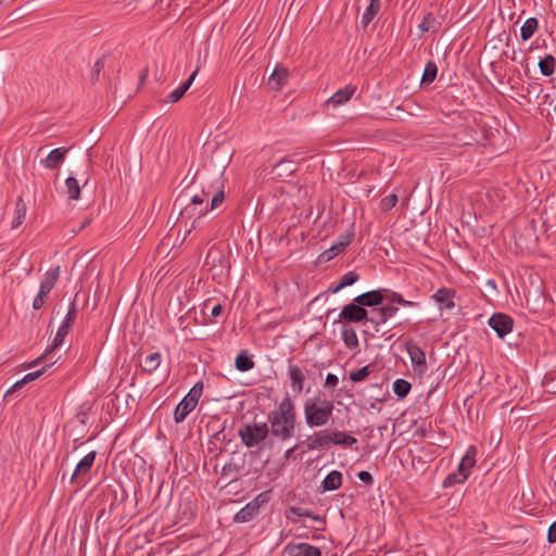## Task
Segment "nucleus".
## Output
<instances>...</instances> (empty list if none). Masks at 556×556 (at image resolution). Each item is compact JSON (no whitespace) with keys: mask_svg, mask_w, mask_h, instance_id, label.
Wrapping results in <instances>:
<instances>
[{"mask_svg":"<svg viewBox=\"0 0 556 556\" xmlns=\"http://www.w3.org/2000/svg\"><path fill=\"white\" fill-rule=\"evenodd\" d=\"M269 432L276 439L287 441L294 435L296 426L295 404L287 395L275 410L268 414Z\"/></svg>","mask_w":556,"mask_h":556,"instance_id":"obj_1","label":"nucleus"},{"mask_svg":"<svg viewBox=\"0 0 556 556\" xmlns=\"http://www.w3.org/2000/svg\"><path fill=\"white\" fill-rule=\"evenodd\" d=\"M333 409V402L326 397L320 395L307 397L303 406L306 425L311 428L328 425L332 420Z\"/></svg>","mask_w":556,"mask_h":556,"instance_id":"obj_2","label":"nucleus"},{"mask_svg":"<svg viewBox=\"0 0 556 556\" xmlns=\"http://www.w3.org/2000/svg\"><path fill=\"white\" fill-rule=\"evenodd\" d=\"M207 201V194L203 192L202 194H194L190 198V202L180 211L181 218L191 217L192 215H197L191 224V228L187 231L189 235L193 229L201 227L202 218L207 214L208 207L207 204L204 205V202Z\"/></svg>","mask_w":556,"mask_h":556,"instance_id":"obj_3","label":"nucleus"},{"mask_svg":"<svg viewBox=\"0 0 556 556\" xmlns=\"http://www.w3.org/2000/svg\"><path fill=\"white\" fill-rule=\"evenodd\" d=\"M269 434L267 422H252L239 428L238 435L247 447H254L263 442Z\"/></svg>","mask_w":556,"mask_h":556,"instance_id":"obj_4","label":"nucleus"},{"mask_svg":"<svg viewBox=\"0 0 556 556\" xmlns=\"http://www.w3.org/2000/svg\"><path fill=\"white\" fill-rule=\"evenodd\" d=\"M96 455V451H91L78 462L70 478L72 484L80 486L85 483V479L93 466Z\"/></svg>","mask_w":556,"mask_h":556,"instance_id":"obj_5","label":"nucleus"},{"mask_svg":"<svg viewBox=\"0 0 556 556\" xmlns=\"http://www.w3.org/2000/svg\"><path fill=\"white\" fill-rule=\"evenodd\" d=\"M367 319L369 317L366 308L353 301L342 308L338 321L359 323L365 320L367 323Z\"/></svg>","mask_w":556,"mask_h":556,"instance_id":"obj_6","label":"nucleus"},{"mask_svg":"<svg viewBox=\"0 0 556 556\" xmlns=\"http://www.w3.org/2000/svg\"><path fill=\"white\" fill-rule=\"evenodd\" d=\"M76 317H77L76 304H75V302H72V304L68 308V312L53 339L51 350H55L63 343L64 338L68 334L72 326L75 323Z\"/></svg>","mask_w":556,"mask_h":556,"instance_id":"obj_7","label":"nucleus"},{"mask_svg":"<svg viewBox=\"0 0 556 556\" xmlns=\"http://www.w3.org/2000/svg\"><path fill=\"white\" fill-rule=\"evenodd\" d=\"M489 326L495 331L498 338L503 339L510 333L514 327V319L505 313H494L489 318Z\"/></svg>","mask_w":556,"mask_h":556,"instance_id":"obj_8","label":"nucleus"},{"mask_svg":"<svg viewBox=\"0 0 556 556\" xmlns=\"http://www.w3.org/2000/svg\"><path fill=\"white\" fill-rule=\"evenodd\" d=\"M397 311L399 307L389 303L378 309L372 311L371 316L369 319H367V323L372 325L375 332H379V327L392 318L397 313Z\"/></svg>","mask_w":556,"mask_h":556,"instance_id":"obj_9","label":"nucleus"},{"mask_svg":"<svg viewBox=\"0 0 556 556\" xmlns=\"http://www.w3.org/2000/svg\"><path fill=\"white\" fill-rule=\"evenodd\" d=\"M386 292H389V290L379 289L362 293L354 298V303L362 305L364 308L366 306L374 307L380 305L383 299H386Z\"/></svg>","mask_w":556,"mask_h":556,"instance_id":"obj_10","label":"nucleus"},{"mask_svg":"<svg viewBox=\"0 0 556 556\" xmlns=\"http://www.w3.org/2000/svg\"><path fill=\"white\" fill-rule=\"evenodd\" d=\"M405 348L413 366L421 370L426 369V354L422 349L412 339L405 342Z\"/></svg>","mask_w":556,"mask_h":556,"instance_id":"obj_11","label":"nucleus"},{"mask_svg":"<svg viewBox=\"0 0 556 556\" xmlns=\"http://www.w3.org/2000/svg\"><path fill=\"white\" fill-rule=\"evenodd\" d=\"M285 552L288 556H321L318 547L307 543H289L285 547Z\"/></svg>","mask_w":556,"mask_h":556,"instance_id":"obj_12","label":"nucleus"},{"mask_svg":"<svg viewBox=\"0 0 556 556\" xmlns=\"http://www.w3.org/2000/svg\"><path fill=\"white\" fill-rule=\"evenodd\" d=\"M288 374L291 381V389L295 393H301L304 388V371L291 361L288 362Z\"/></svg>","mask_w":556,"mask_h":556,"instance_id":"obj_13","label":"nucleus"},{"mask_svg":"<svg viewBox=\"0 0 556 556\" xmlns=\"http://www.w3.org/2000/svg\"><path fill=\"white\" fill-rule=\"evenodd\" d=\"M305 444L308 451L327 447L331 444V439L328 431H317L306 438Z\"/></svg>","mask_w":556,"mask_h":556,"instance_id":"obj_14","label":"nucleus"},{"mask_svg":"<svg viewBox=\"0 0 556 556\" xmlns=\"http://www.w3.org/2000/svg\"><path fill=\"white\" fill-rule=\"evenodd\" d=\"M476 455L477 448L473 445H470L467 448L466 454L463 456L460 463L458 464L456 472L466 475V479L470 476L471 469L476 465Z\"/></svg>","mask_w":556,"mask_h":556,"instance_id":"obj_15","label":"nucleus"},{"mask_svg":"<svg viewBox=\"0 0 556 556\" xmlns=\"http://www.w3.org/2000/svg\"><path fill=\"white\" fill-rule=\"evenodd\" d=\"M455 291L450 288H440L433 295L432 299L439 304L441 309H451L455 306L454 303Z\"/></svg>","mask_w":556,"mask_h":556,"instance_id":"obj_16","label":"nucleus"},{"mask_svg":"<svg viewBox=\"0 0 556 556\" xmlns=\"http://www.w3.org/2000/svg\"><path fill=\"white\" fill-rule=\"evenodd\" d=\"M356 90V87L348 85L344 88L339 89L336 91L328 100L327 104L332 105L333 108H337L339 105H342L346 103L352 96L354 94Z\"/></svg>","mask_w":556,"mask_h":556,"instance_id":"obj_17","label":"nucleus"},{"mask_svg":"<svg viewBox=\"0 0 556 556\" xmlns=\"http://www.w3.org/2000/svg\"><path fill=\"white\" fill-rule=\"evenodd\" d=\"M289 71L283 66H276L268 78V86L274 90H280L288 80Z\"/></svg>","mask_w":556,"mask_h":556,"instance_id":"obj_18","label":"nucleus"},{"mask_svg":"<svg viewBox=\"0 0 556 556\" xmlns=\"http://www.w3.org/2000/svg\"><path fill=\"white\" fill-rule=\"evenodd\" d=\"M67 151V148H56L41 163L46 168L55 169L64 162Z\"/></svg>","mask_w":556,"mask_h":556,"instance_id":"obj_19","label":"nucleus"},{"mask_svg":"<svg viewBox=\"0 0 556 556\" xmlns=\"http://www.w3.org/2000/svg\"><path fill=\"white\" fill-rule=\"evenodd\" d=\"M354 238L353 232H346L340 236V240L333 243L328 250L324 252V255L327 256V260L334 257L344 251V249L352 242Z\"/></svg>","mask_w":556,"mask_h":556,"instance_id":"obj_20","label":"nucleus"},{"mask_svg":"<svg viewBox=\"0 0 556 556\" xmlns=\"http://www.w3.org/2000/svg\"><path fill=\"white\" fill-rule=\"evenodd\" d=\"M197 74H198V68L191 73V75L185 83H182L178 88H176L174 91H172L168 94L167 100H165V102L166 103L178 102L184 97V94L187 92V90L190 88L191 84L193 83V80L197 77Z\"/></svg>","mask_w":556,"mask_h":556,"instance_id":"obj_21","label":"nucleus"},{"mask_svg":"<svg viewBox=\"0 0 556 556\" xmlns=\"http://www.w3.org/2000/svg\"><path fill=\"white\" fill-rule=\"evenodd\" d=\"M260 510L256 508V504L249 502L242 507L233 517V521L238 523H244L251 521L258 515Z\"/></svg>","mask_w":556,"mask_h":556,"instance_id":"obj_22","label":"nucleus"},{"mask_svg":"<svg viewBox=\"0 0 556 556\" xmlns=\"http://www.w3.org/2000/svg\"><path fill=\"white\" fill-rule=\"evenodd\" d=\"M26 212H27L26 203L23 200V198L20 197L15 203L14 215H13V219L11 223L12 229H16L24 223L25 217H26Z\"/></svg>","mask_w":556,"mask_h":556,"instance_id":"obj_23","label":"nucleus"},{"mask_svg":"<svg viewBox=\"0 0 556 556\" xmlns=\"http://www.w3.org/2000/svg\"><path fill=\"white\" fill-rule=\"evenodd\" d=\"M342 473L338 470L330 471L321 482L325 491L338 490L342 484Z\"/></svg>","mask_w":556,"mask_h":556,"instance_id":"obj_24","label":"nucleus"},{"mask_svg":"<svg viewBox=\"0 0 556 556\" xmlns=\"http://www.w3.org/2000/svg\"><path fill=\"white\" fill-rule=\"evenodd\" d=\"M192 403L182 399L179 404L176 406L174 412V420L176 424L182 422L187 416L195 408Z\"/></svg>","mask_w":556,"mask_h":556,"instance_id":"obj_25","label":"nucleus"},{"mask_svg":"<svg viewBox=\"0 0 556 556\" xmlns=\"http://www.w3.org/2000/svg\"><path fill=\"white\" fill-rule=\"evenodd\" d=\"M275 169L277 170V176L280 178H287L291 176L296 170V164L289 159H281L275 165Z\"/></svg>","mask_w":556,"mask_h":556,"instance_id":"obj_26","label":"nucleus"},{"mask_svg":"<svg viewBox=\"0 0 556 556\" xmlns=\"http://www.w3.org/2000/svg\"><path fill=\"white\" fill-rule=\"evenodd\" d=\"M359 279V275L353 270L345 273L339 280V282L331 287L329 291L331 293H337L341 289L354 285Z\"/></svg>","mask_w":556,"mask_h":556,"instance_id":"obj_27","label":"nucleus"},{"mask_svg":"<svg viewBox=\"0 0 556 556\" xmlns=\"http://www.w3.org/2000/svg\"><path fill=\"white\" fill-rule=\"evenodd\" d=\"M329 435L331 439V444H334V445L352 446L353 444H355L357 442L356 438H354L343 431L337 430L333 432H329Z\"/></svg>","mask_w":556,"mask_h":556,"instance_id":"obj_28","label":"nucleus"},{"mask_svg":"<svg viewBox=\"0 0 556 556\" xmlns=\"http://www.w3.org/2000/svg\"><path fill=\"white\" fill-rule=\"evenodd\" d=\"M60 276V266H56L54 268L49 269L40 282V289H43L46 291H51L53 287L55 286L58 279Z\"/></svg>","mask_w":556,"mask_h":556,"instance_id":"obj_29","label":"nucleus"},{"mask_svg":"<svg viewBox=\"0 0 556 556\" xmlns=\"http://www.w3.org/2000/svg\"><path fill=\"white\" fill-rule=\"evenodd\" d=\"M380 5H381V0H370L369 5L365 10V12L362 16V20H361V23L364 28H366L371 23L374 17L377 15V13L380 10Z\"/></svg>","mask_w":556,"mask_h":556,"instance_id":"obj_30","label":"nucleus"},{"mask_svg":"<svg viewBox=\"0 0 556 556\" xmlns=\"http://www.w3.org/2000/svg\"><path fill=\"white\" fill-rule=\"evenodd\" d=\"M539 29V21L535 17H529L525 21L520 29L522 41L529 40Z\"/></svg>","mask_w":556,"mask_h":556,"instance_id":"obj_31","label":"nucleus"},{"mask_svg":"<svg viewBox=\"0 0 556 556\" xmlns=\"http://www.w3.org/2000/svg\"><path fill=\"white\" fill-rule=\"evenodd\" d=\"M538 65L542 75L551 76L555 72L556 59L552 54H546L539 61Z\"/></svg>","mask_w":556,"mask_h":556,"instance_id":"obj_32","label":"nucleus"},{"mask_svg":"<svg viewBox=\"0 0 556 556\" xmlns=\"http://www.w3.org/2000/svg\"><path fill=\"white\" fill-rule=\"evenodd\" d=\"M236 368L241 371H248L254 367V362L252 358L248 355L247 351H242L235 361Z\"/></svg>","mask_w":556,"mask_h":556,"instance_id":"obj_33","label":"nucleus"},{"mask_svg":"<svg viewBox=\"0 0 556 556\" xmlns=\"http://www.w3.org/2000/svg\"><path fill=\"white\" fill-rule=\"evenodd\" d=\"M386 299L391 305L399 304L410 307L418 306L417 302L405 300L401 293L391 290L386 292Z\"/></svg>","mask_w":556,"mask_h":556,"instance_id":"obj_34","label":"nucleus"},{"mask_svg":"<svg viewBox=\"0 0 556 556\" xmlns=\"http://www.w3.org/2000/svg\"><path fill=\"white\" fill-rule=\"evenodd\" d=\"M440 23L437 21L435 16L431 13H428L424 16L422 21L418 25L420 31L427 33V31H437Z\"/></svg>","mask_w":556,"mask_h":556,"instance_id":"obj_35","label":"nucleus"},{"mask_svg":"<svg viewBox=\"0 0 556 556\" xmlns=\"http://www.w3.org/2000/svg\"><path fill=\"white\" fill-rule=\"evenodd\" d=\"M410 389L412 384L405 379L399 378L393 382V392L399 399L406 397Z\"/></svg>","mask_w":556,"mask_h":556,"instance_id":"obj_36","label":"nucleus"},{"mask_svg":"<svg viewBox=\"0 0 556 556\" xmlns=\"http://www.w3.org/2000/svg\"><path fill=\"white\" fill-rule=\"evenodd\" d=\"M438 66L434 62L429 61L422 73L421 85H430L437 77Z\"/></svg>","mask_w":556,"mask_h":556,"instance_id":"obj_37","label":"nucleus"},{"mask_svg":"<svg viewBox=\"0 0 556 556\" xmlns=\"http://www.w3.org/2000/svg\"><path fill=\"white\" fill-rule=\"evenodd\" d=\"M66 192L71 200H78L80 197V187L76 178L68 177L65 180Z\"/></svg>","mask_w":556,"mask_h":556,"instance_id":"obj_38","label":"nucleus"},{"mask_svg":"<svg viewBox=\"0 0 556 556\" xmlns=\"http://www.w3.org/2000/svg\"><path fill=\"white\" fill-rule=\"evenodd\" d=\"M161 364V354L159 352H154L149 354L143 362V370L147 372L154 371Z\"/></svg>","mask_w":556,"mask_h":556,"instance_id":"obj_39","label":"nucleus"},{"mask_svg":"<svg viewBox=\"0 0 556 556\" xmlns=\"http://www.w3.org/2000/svg\"><path fill=\"white\" fill-rule=\"evenodd\" d=\"M342 340L349 349H356L358 346V338L353 328L343 329Z\"/></svg>","mask_w":556,"mask_h":556,"instance_id":"obj_40","label":"nucleus"},{"mask_svg":"<svg viewBox=\"0 0 556 556\" xmlns=\"http://www.w3.org/2000/svg\"><path fill=\"white\" fill-rule=\"evenodd\" d=\"M202 392H203V382L199 381L189 390V392L187 393V395H185L184 399H186L187 401L192 403L194 406H197L199 403V400L202 395Z\"/></svg>","mask_w":556,"mask_h":556,"instance_id":"obj_41","label":"nucleus"},{"mask_svg":"<svg viewBox=\"0 0 556 556\" xmlns=\"http://www.w3.org/2000/svg\"><path fill=\"white\" fill-rule=\"evenodd\" d=\"M466 475L453 471L446 476L442 482L443 488H451L455 484L464 483L466 481Z\"/></svg>","mask_w":556,"mask_h":556,"instance_id":"obj_42","label":"nucleus"},{"mask_svg":"<svg viewBox=\"0 0 556 556\" xmlns=\"http://www.w3.org/2000/svg\"><path fill=\"white\" fill-rule=\"evenodd\" d=\"M290 513L298 517H308L317 522L325 523V521L321 517L315 515L313 511H311L309 509H306V508L292 506L290 508Z\"/></svg>","mask_w":556,"mask_h":556,"instance_id":"obj_43","label":"nucleus"},{"mask_svg":"<svg viewBox=\"0 0 556 556\" xmlns=\"http://www.w3.org/2000/svg\"><path fill=\"white\" fill-rule=\"evenodd\" d=\"M240 471V466L229 462L225 464L222 468L220 475L223 477H231L230 481L235 480V476Z\"/></svg>","mask_w":556,"mask_h":556,"instance_id":"obj_44","label":"nucleus"},{"mask_svg":"<svg viewBox=\"0 0 556 556\" xmlns=\"http://www.w3.org/2000/svg\"><path fill=\"white\" fill-rule=\"evenodd\" d=\"M370 374V366H364L355 371L350 372V379L353 382H361L365 380Z\"/></svg>","mask_w":556,"mask_h":556,"instance_id":"obj_45","label":"nucleus"},{"mask_svg":"<svg viewBox=\"0 0 556 556\" xmlns=\"http://www.w3.org/2000/svg\"><path fill=\"white\" fill-rule=\"evenodd\" d=\"M397 195L395 193H391L387 197H384L380 202V207L382 211H390L393 208L397 203Z\"/></svg>","mask_w":556,"mask_h":556,"instance_id":"obj_46","label":"nucleus"},{"mask_svg":"<svg viewBox=\"0 0 556 556\" xmlns=\"http://www.w3.org/2000/svg\"><path fill=\"white\" fill-rule=\"evenodd\" d=\"M104 65H105L104 58H101L96 61V63L93 64L92 71H91V75H90V79L92 83H96L99 80L100 73L103 71Z\"/></svg>","mask_w":556,"mask_h":556,"instance_id":"obj_47","label":"nucleus"},{"mask_svg":"<svg viewBox=\"0 0 556 556\" xmlns=\"http://www.w3.org/2000/svg\"><path fill=\"white\" fill-rule=\"evenodd\" d=\"M49 293V291L39 288V292L33 301V308L36 311L40 309L45 305L46 299L48 298Z\"/></svg>","mask_w":556,"mask_h":556,"instance_id":"obj_48","label":"nucleus"},{"mask_svg":"<svg viewBox=\"0 0 556 556\" xmlns=\"http://www.w3.org/2000/svg\"><path fill=\"white\" fill-rule=\"evenodd\" d=\"M270 498V491H265L256 495L255 498H253L251 502L253 504H256V508L260 510V508L267 504Z\"/></svg>","mask_w":556,"mask_h":556,"instance_id":"obj_49","label":"nucleus"},{"mask_svg":"<svg viewBox=\"0 0 556 556\" xmlns=\"http://www.w3.org/2000/svg\"><path fill=\"white\" fill-rule=\"evenodd\" d=\"M47 370V367L43 366L41 367L40 369L36 370V371H33V372H29L27 375H25L22 380L24 382V384L28 383V382H31L34 380H36L37 378H39L42 374H45V371Z\"/></svg>","mask_w":556,"mask_h":556,"instance_id":"obj_50","label":"nucleus"},{"mask_svg":"<svg viewBox=\"0 0 556 556\" xmlns=\"http://www.w3.org/2000/svg\"><path fill=\"white\" fill-rule=\"evenodd\" d=\"M225 200L223 187L213 195L211 201V210L218 207Z\"/></svg>","mask_w":556,"mask_h":556,"instance_id":"obj_51","label":"nucleus"},{"mask_svg":"<svg viewBox=\"0 0 556 556\" xmlns=\"http://www.w3.org/2000/svg\"><path fill=\"white\" fill-rule=\"evenodd\" d=\"M357 477L362 482L366 484H371L374 482V478L368 471L362 470L357 473Z\"/></svg>","mask_w":556,"mask_h":556,"instance_id":"obj_52","label":"nucleus"},{"mask_svg":"<svg viewBox=\"0 0 556 556\" xmlns=\"http://www.w3.org/2000/svg\"><path fill=\"white\" fill-rule=\"evenodd\" d=\"M547 542L555 543L556 542V520L549 526L547 531Z\"/></svg>","mask_w":556,"mask_h":556,"instance_id":"obj_53","label":"nucleus"},{"mask_svg":"<svg viewBox=\"0 0 556 556\" xmlns=\"http://www.w3.org/2000/svg\"><path fill=\"white\" fill-rule=\"evenodd\" d=\"M339 383V379L333 374H328L326 377L325 386L327 387H336Z\"/></svg>","mask_w":556,"mask_h":556,"instance_id":"obj_54","label":"nucleus"},{"mask_svg":"<svg viewBox=\"0 0 556 556\" xmlns=\"http://www.w3.org/2000/svg\"><path fill=\"white\" fill-rule=\"evenodd\" d=\"M223 311H224V308H223V306H222L220 304H215V305L212 307V309H211V316H212L213 318H216V317H218V316H220V315H222Z\"/></svg>","mask_w":556,"mask_h":556,"instance_id":"obj_55","label":"nucleus"},{"mask_svg":"<svg viewBox=\"0 0 556 556\" xmlns=\"http://www.w3.org/2000/svg\"><path fill=\"white\" fill-rule=\"evenodd\" d=\"M24 384L23 380H18L16 381L7 392H5V396H8L9 394L20 390Z\"/></svg>","mask_w":556,"mask_h":556,"instance_id":"obj_56","label":"nucleus"},{"mask_svg":"<svg viewBox=\"0 0 556 556\" xmlns=\"http://www.w3.org/2000/svg\"><path fill=\"white\" fill-rule=\"evenodd\" d=\"M295 448H296V445H294L293 447L287 450L286 453H285V459H289L292 456V454L295 451Z\"/></svg>","mask_w":556,"mask_h":556,"instance_id":"obj_57","label":"nucleus"},{"mask_svg":"<svg viewBox=\"0 0 556 556\" xmlns=\"http://www.w3.org/2000/svg\"><path fill=\"white\" fill-rule=\"evenodd\" d=\"M91 219L89 217H87L83 223L81 225L79 226L78 230H74L75 232L76 231H80L83 230L86 226H88L90 224Z\"/></svg>","mask_w":556,"mask_h":556,"instance_id":"obj_58","label":"nucleus"},{"mask_svg":"<svg viewBox=\"0 0 556 556\" xmlns=\"http://www.w3.org/2000/svg\"><path fill=\"white\" fill-rule=\"evenodd\" d=\"M45 356H41L40 358H37L34 363H30L27 365V367H30V366H34V365H37L41 358H43Z\"/></svg>","mask_w":556,"mask_h":556,"instance_id":"obj_59","label":"nucleus"},{"mask_svg":"<svg viewBox=\"0 0 556 556\" xmlns=\"http://www.w3.org/2000/svg\"><path fill=\"white\" fill-rule=\"evenodd\" d=\"M488 283L490 285V287H495V282L493 280H489Z\"/></svg>","mask_w":556,"mask_h":556,"instance_id":"obj_60","label":"nucleus"},{"mask_svg":"<svg viewBox=\"0 0 556 556\" xmlns=\"http://www.w3.org/2000/svg\"><path fill=\"white\" fill-rule=\"evenodd\" d=\"M180 201V198H177L174 202V205H177V203Z\"/></svg>","mask_w":556,"mask_h":556,"instance_id":"obj_61","label":"nucleus"},{"mask_svg":"<svg viewBox=\"0 0 556 556\" xmlns=\"http://www.w3.org/2000/svg\"><path fill=\"white\" fill-rule=\"evenodd\" d=\"M180 201V198H177L174 202V205H177V203Z\"/></svg>","mask_w":556,"mask_h":556,"instance_id":"obj_62","label":"nucleus"},{"mask_svg":"<svg viewBox=\"0 0 556 556\" xmlns=\"http://www.w3.org/2000/svg\"><path fill=\"white\" fill-rule=\"evenodd\" d=\"M180 201V198H177L174 202V205H177V203Z\"/></svg>","mask_w":556,"mask_h":556,"instance_id":"obj_63","label":"nucleus"},{"mask_svg":"<svg viewBox=\"0 0 556 556\" xmlns=\"http://www.w3.org/2000/svg\"><path fill=\"white\" fill-rule=\"evenodd\" d=\"M180 201V198H177L174 202V205H177V203Z\"/></svg>","mask_w":556,"mask_h":556,"instance_id":"obj_64","label":"nucleus"}]
</instances>
